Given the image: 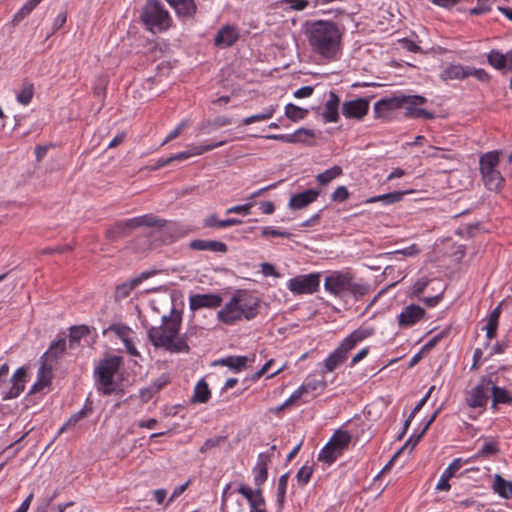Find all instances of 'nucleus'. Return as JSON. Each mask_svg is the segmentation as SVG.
<instances>
[{
    "instance_id": "1",
    "label": "nucleus",
    "mask_w": 512,
    "mask_h": 512,
    "mask_svg": "<svg viewBox=\"0 0 512 512\" xmlns=\"http://www.w3.org/2000/svg\"><path fill=\"white\" fill-rule=\"evenodd\" d=\"M343 27L334 21L307 23L305 37L312 53L324 61H334L341 50Z\"/></svg>"
},
{
    "instance_id": "2",
    "label": "nucleus",
    "mask_w": 512,
    "mask_h": 512,
    "mask_svg": "<svg viewBox=\"0 0 512 512\" xmlns=\"http://www.w3.org/2000/svg\"><path fill=\"white\" fill-rule=\"evenodd\" d=\"M161 321L160 326H151L147 330V336L152 345L171 353H188L190 348L186 338L179 336L182 311L173 307L168 315L161 317Z\"/></svg>"
},
{
    "instance_id": "3",
    "label": "nucleus",
    "mask_w": 512,
    "mask_h": 512,
    "mask_svg": "<svg viewBox=\"0 0 512 512\" xmlns=\"http://www.w3.org/2000/svg\"><path fill=\"white\" fill-rule=\"evenodd\" d=\"M259 300L245 292L234 294L217 312V319L226 324L234 325L242 320H252L258 314Z\"/></svg>"
},
{
    "instance_id": "4",
    "label": "nucleus",
    "mask_w": 512,
    "mask_h": 512,
    "mask_svg": "<svg viewBox=\"0 0 512 512\" xmlns=\"http://www.w3.org/2000/svg\"><path fill=\"white\" fill-rule=\"evenodd\" d=\"M324 290L342 301L348 298L360 299L369 292V286L355 281L349 271H332L324 279Z\"/></svg>"
},
{
    "instance_id": "5",
    "label": "nucleus",
    "mask_w": 512,
    "mask_h": 512,
    "mask_svg": "<svg viewBox=\"0 0 512 512\" xmlns=\"http://www.w3.org/2000/svg\"><path fill=\"white\" fill-rule=\"evenodd\" d=\"M375 329L370 326H360L345 337L337 348H335L323 361L322 375L333 372L342 365L348 358V353L353 350L359 342L373 336Z\"/></svg>"
},
{
    "instance_id": "6",
    "label": "nucleus",
    "mask_w": 512,
    "mask_h": 512,
    "mask_svg": "<svg viewBox=\"0 0 512 512\" xmlns=\"http://www.w3.org/2000/svg\"><path fill=\"white\" fill-rule=\"evenodd\" d=\"M146 28L153 32H163L170 27L171 18L159 0H147L140 14Z\"/></svg>"
},
{
    "instance_id": "7",
    "label": "nucleus",
    "mask_w": 512,
    "mask_h": 512,
    "mask_svg": "<svg viewBox=\"0 0 512 512\" xmlns=\"http://www.w3.org/2000/svg\"><path fill=\"white\" fill-rule=\"evenodd\" d=\"M501 151L494 150L487 152L480 156L479 165L482 175L483 183L487 190L493 191L504 188V178L501 173L496 169L499 161Z\"/></svg>"
},
{
    "instance_id": "8",
    "label": "nucleus",
    "mask_w": 512,
    "mask_h": 512,
    "mask_svg": "<svg viewBox=\"0 0 512 512\" xmlns=\"http://www.w3.org/2000/svg\"><path fill=\"white\" fill-rule=\"evenodd\" d=\"M26 369L19 367L9 381V366L4 363L0 367V394L3 400L17 398L25 389Z\"/></svg>"
},
{
    "instance_id": "9",
    "label": "nucleus",
    "mask_w": 512,
    "mask_h": 512,
    "mask_svg": "<svg viewBox=\"0 0 512 512\" xmlns=\"http://www.w3.org/2000/svg\"><path fill=\"white\" fill-rule=\"evenodd\" d=\"M121 365V358L113 356L100 361L95 369L96 381L99 384L98 391L103 395H111L114 392V376Z\"/></svg>"
},
{
    "instance_id": "10",
    "label": "nucleus",
    "mask_w": 512,
    "mask_h": 512,
    "mask_svg": "<svg viewBox=\"0 0 512 512\" xmlns=\"http://www.w3.org/2000/svg\"><path fill=\"white\" fill-rule=\"evenodd\" d=\"M491 384L492 375L482 376L474 387L464 392L465 404L469 408L481 409L482 413L489 402Z\"/></svg>"
},
{
    "instance_id": "11",
    "label": "nucleus",
    "mask_w": 512,
    "mask_h": 512,
    "mask_svg": "<svg viewBox=\"0 0 512 512\" xmlns=\"http://www.w3.org/2000/svg\"><path fill=\"white\" fill-rule=\"evenodd\" d=\"M152 223H154V220L150 215H141L118 221L106 230V237L111 241H116L128 235L132 230Z\"/></svg>"
},
{
    "instance_id": "12",
    "label": "nucleus",
    "mask_w": 512,
    "mask_h": 512,
    "mask_svg": "<svg viewBox=\"0 0 512 512\" xmlns=\"http://www.w3.org/2000/svg\"><path fill=\"white\" fill-rule=\"evenodd\" d=\"M320 273L298 275L288 280L287 289L294 295L314 294L320 287Z\"/></svg>"
},
{
    "instance_id": "13",
    "label": "nucleus",
    "mask_w": 512,
    "mask_h": 512,
    "mask_svg": "<svg viewBox=\"0 0 512 512\" xmlns=\"http://www.w3.org/2000/svg\"><path fill=\"white\" fill-rule=\"evenodd\" d=\"M149 215L153 218L154 223L146 226L153 227L154 233L163 243H173L183 236V229L176 222L167 221L153 214Z\"/></svg>"
},
{
    "instance_id": "14",
    "label": "nucleus",
    "mask_w": 512,
    "mask_h": 512,
    "mask_svg": "<svg viewBox=\"0 0 512 512\" xmlns=\"http://www.w3.org/2000/svg\"><path fill=\"white\" fill-rule=\"evenodd\" d=\"M425 313V309L419 305H408L397 317L398 326L402 329L410 328L420 322L424 318Z\"/></svg>"
},
{
    "instance_id": "15",
    "label": "nucleus",
    "mask_w": 512,
    "mask_h": 512,
    "mask_svg": "<svg viewBox=\"0 0 512 512\" xmlns=\"http://www.w3.org/2000/svg\"><path fill=\"white\" fill-rule=\"evenodd\" d=\"M326 387L324 379L307 377L300 387H298L290 397L284 402V405H291L301 399L303 396Z\"/></svg>"
},
{
    "instance_id": "16",
    "label": "nucleus",
    "mask_w": 512,
    "mask_h": 512,
    "mask_svg": "<svg viewBox=\"0 0 512 512\" xmlns=\"http://www.w3.org/2000/svg\"><path fill=\"white\" fill-rule=\"evenodd\" d=\"M226 144V141H220L211 145H203V146H194L188 151H183L178 154H175L173 156L167 157L165 159H161L158 161L157 167H163L166 165H169L175 161H183L188 159L190 156L193 155H201L204 152L211 151L214 148L221 147Z\"/></svg>"
},
{
    "instance_id": "17",
    "label": "nucleus",
    "mask_w": 512,
    "mask_h": 512,
    "mask_svg": "<svg viewBox=\"0 0 512 512\" xmlns=\"http://www.w3.org/2000/svg\"><path fill=\"white\" fill-rule=\"evenodd\" d=\"M369 110V101L364 98L346 101L342 106V113L346 118H363Z\"/></svg>"
},
{
    "instance_id": "18",
    "label": "nucleus",
    "mask_w": 512,
    "mask_h": 512,
    "mask_svg": "<svg viewBox=\"0 0 512 512\" xmlns=\"http://www.w3.org/2000/svg\"><path fill=\"white\" fill-rule=\"evenodd\" d=\"M222 303L218 294H194L189 297V307L192 311L202 308H216Z\"/></svg>"
},
{
    "instance_id": "19",
    "label": "nucleus",
    "mask_w": 512,
    "mask_h": 512,
    "mask_svg": "<svg viewBox=\"0 0 512 512\" xmlns=\"http://www.w3.org/2000/svg\"><path fill=\"white\" fill-rule=\"evenodd\" d=\"M405 100L402 96L381 99L375 103L374 113L377 117H386L389 112L402 107Z\"/></svg>"
},
{
    "instance_id": "20",
    "label": "nucleus",
    "mask_w": 512,
    "mask_h": 512,
    "mask_svg": "<svg viewBox=\"0 0 512 512\" xmlns=\"http://www.w3.org/2000/svg\"><path fill=\"white\" fill-rule=\"evenodd\" d=\"M66 351V339L60 338L56 341H53L48 350L43 354L41 357L42 362L41 363H47L48 365H51L52 367L54 364L57 363V361L62 358V356L65 354Z\"/></svg>"
},
{
    "instance_id": "21",
    "label": "nucleus",
    "mask_w": 512,
    "mask_h": 512,
    "mask_svg": "<svg viewBox=\"0 0 512 512\" xmlns=\"http://www.w3.org/2000/svg\"><path fill=\"white\" fill-rule=\"evenodd\" d=\"M189 248L197 251H210L225 254L228 251L227 245L222 241L196 239L189 243Z\"/></svg>"
},
{
    "instance_id": "22",
    "label": "nucleus",
    "mask_w": 512,
    "mask_h": 512,
    "mask_svg": "<svg viewBox=\"0 0 512 512\" xmlns=\"http://www.w3.org/2000/svg\"><path fill=\"white\" fill-rule=\"evenodd\" d=\"M490 396L492 398L491 408L496 410L498 405H511L512 393L505 387L498 386L493 380L490 389Z\"/></svg>"
},
{
    "instance_id": "23",
    "label": "nucleus",
    "mask_w": 512,
    "mask_h": 512,
    "mask_svg": "<svg viewBox=\"0 0 512 512\" xmlns=\"http://www.w3.org/2000/svg\"><path fill=\"white\" fill-rule=\"evenodd\" d=\"M340 104V98L336 93L331 91L329 98L325 103L322 117L325 122H337L339 119L338 107Z\"/></svg>"
},
{
    "instance_id": "24",
    "label": "nucleus",
    "mask_w": 512,
    "mask_h": 512,
    "mask_svg": "<svg viewBox=\"0 0 512 512\" xmlns=\"http://www.w3.org/2000/svg\"><path fill=\"white\" fill-rule=\"evenodd\" d=\"M482 439L484 440L482 446L475 455L469 458L470 461L479 458H488L491 456H495L500 452L499 442L496 438L482 437Z\"/></svg>"
},
{
    "instance_id": "25",
    "label": "nucleus",
    "mask_w": 512,
    "mask_h": 512,
    "mask_svg": "<svg viewBox=\"0 0 512 512\" xmlns=\"http://www.w3.org/2000/svg\"><path fill=\"white\" fill-rule=\"evenodd\" d=\"M301 135L307 136L309 138H314L315 133L313 130L306 129V128H299L295 131V133L290 135H284V134H274L269 135L266 138L267 139H273L278 140L286 143H307V139H301Z\"/></svg>"
},
{
    "instance_id": "26",
    "label": "nucleus",
    "mask_w": 512,
    "mask_h": 512,
    "mask_svg": "<svg viewBox=\"0 0 512 512\" xmlns=\"http://www.w3.org/2000/svg\"><path fill=\"white\" fill-rule=\"evenodd\" d=\"M238 36L234 27L225 26L218 31L214 42L216 46L226 48L232 46L237 41Z\"/></svg>"
},
{
    "instance_id": "27",
    "label": "nucleus",
    "mask_w": 512,
    "mask_h": 512,
    "mask_svg": "<svg viewBox=\"0 0 512 512\" xmlns=\"http://www.w3.org/2000/svg\"><path fill=\"white\" fill-rule=\"evenodd\" d=\"M493 492L503 499H512V481L504 479L501 475L493 476L491 486Z\"/></svg>"
},
{
    "instance_id": "28",
    "label": "nucleus",
    "mask_w": 512,
    "mask_h": 512,
    "mask_svg": "<svg viewBox=\"0 0 512 512\" xmlns=\"http://www.w3.org/2000/svg\"><path fill=\"white\" fill-rule=\"evenodd\" d=\"M52 374V366L47 363H41V366L38 370L37 381L32 385L30 389V393H37L41 391L44 387L50 384Z\"/></svg>"
},
{
    "instance_id": "29",
    "label": "nucleus",
    "mask_w": 512,
    "mask_h": 512,
    "mask_svg": "<svg viewBox=\"0 0 512 512\" xmlns=\"http://www.w3.org/2000/svg\"><path fill=\"white\" fill-rule=\"evenodd\" d=\"M511 53L512 50L505 55L497 50H492L489 52L487 59L489 64L498 70L504 69L506 66L512 70V62L509 59Z\"/></svg>"
},
{
    "instance_id": "30",
    "label": "nucleus",
    "mask_w": 512,
    "mask_h": 512,
    "mask_svg": "<svg viewBox=\"0 0 512 512\" xmlns=\"http://www.w3.org/2000/svg\"><path fill=\"white\" fill-rule=\"evenodd\" d=\"M237 492L248 500L251 509L257 508L264 504V501L261 497L260 488H258L256 491H253L249 486L242 484L237 489Z\"/></svg>"
},
{
    "instance_id": "31",
    "label": "nucleus",
    "mask_w": 512,
    "mask_h": 512,
    "mask_svg": "<svg viewBox=\"0 0 512 512\" xmlns=\"http://www.w3.org/2000/svg\"><path fill=\"white\" fill-rule=\"evenodd\" d=\"M351 440L352 436L348 431L339 429L333 434L328 443L343 453V451L349 446Z\"/></svg>"
},
{
    "instance_id": "32",
    "label": "nucleus",
    "mask_w": 512,
    "mask_h": 512,
    "mask_svg": "<svg viewBox=\"0 0 512 512\" xmlns=\"http://www.w3.org/2000/svg\"><path fill=\"white\" fill-rule=\"evenodd\" d=\"M211 397V391L207 382L200 379L194 387V392L191 401L193 403H207Z\"/></svg>"
},
{
    "instance_id": "33",
    "label": "nucleus",
    "mask_w": 512,
    "mask_h": 512,
    "mask_svg": "<svg viewBox=\"0 0 512 512\" xmlns=\"http://www.w3.org/2000/svg\"><path fill=\"white\" fill-rule=\"evenodd\" d=\"M242 221L236 218H229L225 220H219L215 214H211L204 220V226L205 227H211V228H226L229 226H235L241 224Z\"/></svg>"
},
{
    "instance_id": "34",
    "label": "nucleus",
    "mask_w": 512,
    "mask_h": 512,
    "mask_svg": "<svg viewBox=\"0 0 512 512\" xmlns=\"http://www.w3.org/2000/svg\"><path fill=\"white\" fill-rule=\"evenodd\" d=\"M471 75L470 70H466L461 65H451L447 67L443 72V78L445 80H462Z\"/></svg>"
},
{
    "instance_id": "35",
    "label": "nucleus",
    "mask_w": 512,
    "mask_h": 512,
    "mask_svg": "<svg viewBox=\"0 0 512 512\" xmlns=\"http://www.w3.org/2000/svg\"><path fill=\"white\" fill-rule=\"evenodd\" d=\"M232 124V118L227 116H218L212 121L203 123L199 130L201 133H210L218 128Z\"/></svg>"
},
{
    "instance_id": "36",
    "label": "nucleus",
    "mask_w": 512,
    "mask_h": 512,
    "mask_svg": "<svg viewBox=\"0 0 512 512\" xmlns=\"http://www.w3.org/2000/svg\"><path fill=\"white\" fill-rule=\"evenodd\" d=\"M248 361L249 358L247 356H229L221 359L219 363L229 367L235 372H239L246 367Z\"/></svg>"
},
{
    "instance_id": "37",
    "label": "nucleus",
    "mask_w": 512,
    "mask_h": 512,
    "mask_svg": "<svg viewBox=\"0 0 512 512\" xmlns=\"http://www.w3.org/2000/svg\"><path fill=\"white\" fill-rule=\"evenodd\" d=\"M319 194H293L289 205L292 209H301L314 202Z\"/></svg>"
},
{
    "instance_id": "38",
    "label": "nucleus",
    "mask_w": 512,
    "mask_h": 512,
    "mask_svg": "<svg viewBox=\"0 0 512 512\" xmlns=\"http://www.w3.org/2000/svg\"><path fill=\"white\" fill-rule=\"evenodd\" d=\"M174 9L178 16L183 18H192L196 13V4L193 0H180Z\"/></svg>"
},
{
    "instance_id": "39",
    "label": "nucleus",
    "mask_w": 512,
    "mask_h": 512,
    "mask_svg": "<svg viewBox=\"0 0 512 512\" xmlns=\"http://www.w3.org/2000/svg\"><path fill=\"white\" fill-rule=\"evenodd\" d=\"M341 455L342 453L340 451L331 446L329 443H326V445L320 450L318 454V460L327 464H332Z\"/></svg>"
},
{
    "instance_id": "40",
    "label": "nucleus",
    "mask_w": 512,
    "mask_h": 512,
    "mask_svg": "<svg viewBox=\"0 0 512 512\" xmlns=\"http://www.w3.org/2000/svg\"><path fill=\"white\" fill-rule=\"evenodd\" d=\"M308 114V110L298 107L292 103L285 106V116L291 121H299L304 119Z\"/></svg>"
},
{
    "instance_id": "41",
    "label": "nucleus",
    "mask_w": 512,
    "mask_h": 512,
    "mask_svg": "<svg viewBox=\"0 0 512 512\" xmlns=\"http://www.w3.org/2000/svg\"><path fill=\"white\" fill-rule=\"evenodd\" d=\"M34 95V86L32 83L25 82L22 84L20 92L17 94V101L21 105H28Z\"/></svg>"
},
{
    "instance_id": "42",
    "label": "nucleus",
    "mask_w": 512,
    "mask_h": 512,
    "mask_svg": "<svg viewBox=\"0 0 512 512\" xmlns=\"http://www.w3.org/2000/svg\"><path fill=\"white\" fill-rule=\"evenodd\" d=\"M137 286L138 285L136 282H134L133 278L127 282L118 285L115 291V298L117 300H123L127 298Z\"/></svg>"
},
{
    "instance_id": "43",
    "label": "nucleus",
    "mask_w": 512,
    "mask_h": 512,
    "mask_svg": "<svg viewBox=\"0 0 512 512\" xmlns=\"http://www.w3.org/2000/svg\"><path fill=\"white\" fill-rule=\"evenodd\" d=\"M275 111H276V106L271 105L270 107L265 109L262 113L254 114V115L244 118L243 124L250 125L257 121H263V120L270 119L273 116V114L275 113Z\"/></svg>"
},
{
    "instance_id": "44",
    "label": "nucleus",
    "mask_w": 512,
    "mask_h": 512,
    "mask_svg": "<svg viewBox=\"0 0 512 512\" xmlns=\"http://www.w3.org/2000/svg\"><path fill=\"white\" fill-rule=\"evenodd\" d=\"M405 117H408V118H425V119H433L434 118V113L433 112H430L426 109H423V108H416V107H413V106H406L405 108Z\"/></svg>"
},
{
    "instance_id": "45",
    "label": "nucleus",
    "mask_w": 512,
    "mask_h": 512,
    "mask_svg": "<svg viewBox=\"0 0 512 512\" xmlns=\"http://www.w3.org/2000/svg\"><path fill=\"white\" fill-rule=\"evenodd\" d=\"M403 194H379L377 196L366 199V203L381 202L383 205L392 204L402 199Z\"/></svg>"
},
{
    "instance_id": "46",
    "label": "nucleus",
    "mask_w": 512,
    "mask_h": 512,
    "mask_svg": "<svg viewBox=\"0 0 512 512\" xmlns=\"http://www.w3.org/2000/svg\"><path fill=\"white\" fill-rule=\"evenodd\" d=\"M342 173V169L340 166H333L330 169H327L323 173L318 174L317 180L320 184L325 185L335 179Z\"/></svg>"
},
{
    "instance_id": "47",
    "label": "nucleus",
    "mask_w": 512,
    "mask_h": 512,
    "mask_svg": "<svg viewBox=\"0 0 512 512\" xmlns=\"http://www.w3.org/2000/svg\"><path fill=\"white\" fill-rule=\"evenodd\" d=\"M89 334V328L85 325L73 326L70 328L69 341L70 343L79 342L84 336Z\"/></svg>"
},
{
    "instance_id": "48",
    "label": "nucleus",
    "mask_w": 512,
    "mask_h": 512,
    "mask_svg": "<svg viewBox=\"0 0 512 512\" xmlns=\"http://www.w3.org/2000/svg\"><path fill=\"white\" fill-rule=\"evenodd\" d=\"M469 462L470 459L455 458L442 473L446 474V476L451 479L464 464H468Z\"/></svg>"
},
{
    "instance_id": "49",
    "label": "nucleus",
    "mask_w": 512,
    "mask_h": 512,
    "mask_svg": "<svg viewBox=\"0 0 512 512\" xmlns=\"http://www.w3.org/2000/svg\"><path fill=\"white\" fill-rule=\"evenodd\" d=\"M109 330L114 332L122 342H125V340L131 339V333L132 330L123 324H113L109 327Z\"/></svg>"
},
{
    "instance_id": "50",
    "label": "nucleus",
    "mask_w": 512,
    "mask_h": 512,
    "mask_svg": "<svg viewBox=\"0 0 512 512\" xmlns=\"http://www.w3.org/2000/svg\"><path fill=\"white\" fill-rule=\"evenodd\" d=\"M313 467L310 465H303L297 472L296 478L299 485H306L312 476Z\"/></svg>"
},
{
    "instance_id": "51",
    "label": "nucleus",
    "mask_w": 512,
    "mask_h": 512,
    "mask_svg": "<svg viewBox=\"0 0 512 512\" xmlns=\"http://www.w3.org/2000/svg\"><path fill=\"white\" fill-rule=\"evenodd\" d=\"M261 235L263 237H282V238H291L292 234L285 230H279L272 226L263 227L261 230Z\"/></svg>"
},
{
    "instance_id": "52",
    "label": "nucleus",
    "mask_w": 512,
    "mask_h": 512,
    "mask_svg": "<svg viewBox=\"0 0 512 512\" xmlns=\"http://www.w3.org/2000/svg\"><path fill=\"white\" fill-rule=\"evenodd\" d=\"M226 440V437L224 436H215L212 438L207 439L203 445L200 447L199 452L204 454L212 450L213 448H216L220 446L222 442Z\"/></svg>"
},
{
    "instance_id": "53",
    "label": "nucleus",
    "mask_w": 512,
    "mask_h": 512,
    "mask_svg": "<svg viewBox=\"0 0 512 512\" xmlns=\"http://www.w3.org/2000/svg\"><path fill=\"white\" fill-rule=\"evenodd\" d=\"M254 476V484L260 488L268 478V469L267 467H256L254 466L253 470Z\"/></svg>"
},
{
    "instance_id": "54",
    "label": "nucleus",
    "mask_w": 512,
    "mask_h": 512,
    "mask_svg": "<svg viewBox=\"0 0 512 512\" xmlns=\"http://www.w3.org/2000/svg\"><path fill=\"white\" fill-rule=\"evenodd\" d=\"M499 320L497 318H491L488 316L487 323L484 327L486 330V337L488 341L494 339L497 335V328H498ZM489 342L486 343V346H488Z\"/></svg>"
},
{
    "instance_id": "55",
    "label": "nucleus",
    "mask_w": 512,
    "mask_h": 512,
    "mask_svg": "<svg viewBox=\"0 0 512 512\" xmlns=\"http://www.w3.org/2000/svg\"><path fill=\"white\" fill-rule=\"evenodd\" d=\"M288 485V474H283L280 476L277 485V498L279 503H283L286 496V490Z\"/></svg>"
},
{
    "instance_id": "56",
    "label": "nucleus",
    "mask_w": 512,
    "mask_h": 512,
    "mask_svg": "<svg viewBox=\"0 0 512 512\" xmlns=\"http://www.w3.org/2000/svg\"><path fill=\"white\" fill-rule=\"evenodd\" d=\"M495 0H477V6L470 10L471 15H479L490 10Z\"/></svg>"
},
{
    "instance_id": "57",
    "label": "nucleus",
    "mask_w": 512,
    "mask_h": 512,
    "mask_svg": "<svg viewBox=\"0 0 512 512\" xmlns=\"http://www.w3.org/2000/svg\"><path fill=\"white\" fill-rule=\"evenodd\" d=\"M35 6L29 2V0L22 6V8L15 14L13 18L14 23L22 21L27 15H29Z\"/></svg>"
},
{
    "instance_id": "58",
    "label": "nucleus",
    "mask_w": 512,
    "mask_h": 512,
    "mask_svg": "<svg viewBox=\"0 0 512 512\" xmlns=\"http://www.w3.org/2000/svg\"><path fill=\"white\" fill-rule=\"evenodd\" d=\"M428 284H429V279L427 277H421V278L417 279L415 281V283L413 284L412 294L414 296H419L420 294L423 293V291L428 286Z\"/></svg>"
},
{
    "instance_id": "59",
    "label": "nucleus",
    "mask_w": 512,
    "mask_h": 512,
    "mask_svg": "<svg viewBox=\"0 0 512 512\" xmlns=\"http://www.w3.org/2000/svg\"><path fill=\"white\" fill-rule=\"evenodd\" d=\"M84 416V411L81 410L75 414H73L66 423L59 429L58 433H63L69 426H74L76 423Z\"/></svg>"
},
{
    "instance_id": "60",
    "label": "nucleus",
    "mask_w": 512,
    "mask_h": 512,
    "mask_svg": "<svg viewBox=\"0 0 512 512\" xmlns=\"http://www.w3.org/2000/svg\"><path fill=\"white\" fill-rule=\"evenodd\" d=\"M402 97L405 100V104H408L407 106H413L424 104L427 100L425 97L421 95H402Z\"/></svg>"
},
{
    "instance_id": "61",
    "label": "nucleus",
    "mask_w": 512,
    "mask_h": 512,
    "mask_svg": "<svg viewBox=\"0 0 512 512\" xmlns=\"http://www.w3.org/2000/svg\"><path fill=\"white\" fill-rule=\"evenodd\" d=\"M434 386H431L428 391L425 393V395L418 401V403L415 405V407L412 409V417H415V415L422 409V407L426 404L428 399L431 396L432 391L434 390Z\"/></svg>"
},
{
    "instance_id": "62",
    "label": "nucleus",
    "mask_w": 512,
    "mask_h": 512,
    "mask_svg": "<svg viewBox=\"0 0 512 512\" xmlns=\"http://www.w3.org/2000/svg\"><path fill=\"white\" fill-rule=\"evenodd\" d=\"M250 209H251V204L250 203L242 204V205H236V206H232V207L228 208L226 210V214L239 213V214L248 215V214H250Z\"/></svg>"
},
{
    "instance_id": "63",
    "label": "nucleus",
    "mask_w": 512,
    "mask_h": 512,
    "mask_svg": "<svg viewBox=\"0 0 512 512\" xmlns=\"http://www.w3.org/2000/svg\"><path fill=\"white\" fill-rule=\"evenodd\" d=\"M425 433L426 431H424L423 429H421L418 433H413L406 441L404 447L410 446L411 449H413L418 444V442L424 436Z\"/></svg>"
},
{
    "instance_id": "64",
    "label": "nucleus",
    "mask_w": 512,
    "mask_h": 512,
    "mask_svg": "<svg viewBox=\"0 0 512 512\" xmlns=\"http://www.w3.org/2000/svg\"><path fill=\"white\" fill-rule=\"evenodd\" d=\"M285 3L289 4L291 9L301 11L304 10L308 5L307 0H283Z\"/></svg>"
}]
</instances>
